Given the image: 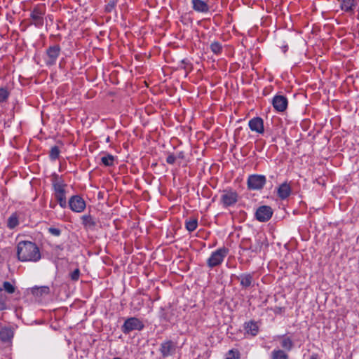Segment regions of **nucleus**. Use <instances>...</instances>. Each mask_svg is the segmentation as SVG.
<instances>
[{"label": "nucleus", "instance_id": "1", "mask_svg": "<svg viewBox=\"0 0 359 359\" xmlns=\"http://www.w3.org/2000/svg\"><path fill=\"white\" fill-rule=\"evenodd\" d=\"M17 256L20 262H36L41 258L39 248L31 241H20L18 244Z\"/></svg>", "mask_w": 359, "mask_h": 359}, {"label": "nucleus", "instance_id": "2", "mask_svg": "<svg viewBox=\"0 0 359 359\" xmlns=\"http://www.w3.org/2000/svg\"><path fill=\"white\" fill-rule=\"evenodd\" d=\"M51 182L55 199L58 201L61 208H65L67 206L65 195V187H67V184H65L62 177L56 173H53L52 175Z\"/></svg>", "mask_w": 359, "mask_h": 359}, {"label": "nucleus", "instance_id": "3", "mask_svg": "<svg viewBox=\"0 0 359 359\" xmlns=\"http://www.w3.org/2000/svg\"><path fill=\"white\" fill-rule=\"evenodd\" d=\"M46 7L44 4H39L30 11L29 18L27 19L28 26H34L40 29L44 25Z\"/></svg>", "mask_w": 359, "mask_h": 359}, {"label": "nucleus", "instance_id": "4", "mask_svg": "<svg viewBox=\"0 0 359 359\" xmlns=\"http://www.w3.org/2000/svg\"><path fill=\"white\" fill-rule=\"evenodd\" d=\"M229 253V249L223 247L212 252L207 260V264L210 268H214L220 265Z\"/></svg>", "mask_w": 359, "mask_h": 359}, {"label": "nucleus", "instance_id": "5", "mask_svg": "<svg viewBox=\"0 0 359 359\" xmlns=\"http://www.w3.org/2000/svg\"><path fill=\"white\" fill-rule=\"evenodd\" d=\"M238 201V193L232 189H226L222 191L220 196V203L224 208L233 206Z\"/></svg>", "mask_w": 359, "mask_h": 359}, {"label": "nucleus", "instance_id": "6", "mask_svg": "<svg viewBox=\"0 0 359 359\" xmlns=\"http://www.w3.org/2000/svg\"><path fill=\"white\" fill-rule=\"evenodd\" d=\"M144 327V325L142 320L135 317H130L125 320L123 325L121 326V331L125 334H128L134 330L140 331L143 330Z\"/></svg>", "mask_w": 359, "mask_h": 359}, {"label": "nucleus", "instance_id": "7", "mask_svg": "<svg viewBox=\"0 0 359 359\" xmlns=\"http://www.w3.org/2000/svg\"><path fill=\"white\" fill-rule=\"evenodd\" d=\"M266 182V178L262 175H250L247 180V186L249 190H261Z\"/></svg>", "mask_w": 359, "mask_h": 359}, {"label": "nucleus", "instance_id": "8", "mask_svg": "<svg viewBox=\"0 0 359 359\" xmlns=\"http://www.w3.org/2000/svg\"><path fill=\"white\" fill-rule=\"evenodd\" d=\"M60 52L61 48L59 45L55 44L49 46L46 51L47 58L45 60V62L46 65L53 66L55 65Z\"/></svg>", "mask_w": 359, "mask_h": 359}, {"label": "nucleus", "instance_id": "9", "mask_svg": "<svg viewBox=\"0 0 359 359\" xmlns=\"http://www.w3.org/2000/svg\"><path fill=\"white\" fill-rule=\"evenodd\" d=\"M273 213V210L270 206L262 205L257 209L255 217L259 222H266L271 218Z\"/></svg>", "mask_w": 359, "mask_h": 359}, {"label": "nucleus", "instance_id": "10", "mask_svg": "<svg viewBox=\"0 0 359 359\" xmlns=\"http://www.w3.org/2000/svg\"><path fill=\"white\" fill-rule=\"evenodd\" d=\"M69 206L72 211L81 212L86 208V202L81 196L75 195L69 198Z\"/></svg>", "mask_w": 359, "mask_h": 359}, {"label": "nucleus", "instance_id": "11", "mask_svg": "<svg viewBox=\"0 0 359 359\" xmlns=\"http://www.w3.org/2000/svg\"><path fill=\"white\" fill-rule=\"evenodd\" d=\"M264 246H268L267 240L264 234L259 233L256 236L255 243L250 244L245 250H250L252 252L258 253L261 252Z\"/></svg>", "mask_w": 359, "mask_h": 359}, {"label": "nucleus", "instance_id": "12", "mask_svg": "<svg viewBox=\"0 0 359 359\" xmlns=\"http://www.w3.org/2000/svg\"><path fill=\"white\" fill-rule=\"evenodd\" d=\"M272 105L278 112L285 111L288 105L287 98L285 95H276L272 99Z\"/></svg>", "mask_w": 359, "mask_h": 359}, {"label": "nucleus", "instance_id": "13", "mask_svg": "<svg viewBox=\"0 0 359 359\" xmlns=\"http://www.w3.org/2000/svg\"><path fill=\"white\" fill-rule=\"evenodd\" d=\"M176 346L171 340H167L161 344L160 352L163 358L168 357L175 353Z\"/></svg>", "mask_w": 359, "mask_h": 359}, {"label": "nucleus", "instance_id": "14", "mask_svg": "<svg viewBox=\"0 0 359 359\" xmlns=\"http://www.w3.org/2000/svg\"><path fill=\"white\" fill-rule=\"evenodd\" d=\"M249 128L252 131L262 134L264 132V121L260 117H254L248 122Z\"/></svg>", "mask_w": 359, "mask_h": 359}, {"label": "nucleus", "instance_id": "15", "mask_svg": "<svg viewBox=\"0 0 359 359\" xmlns=\"http://www.w3.org/2000/svg\"><path fill=\"white\" fill-rule=\"evenodd\" d=\"M245 335H250L251 337H255L259 332V326L255 320H250L245 322L243 325Z\"/></svg>", "mask_w": 359, "mask_h": 359}, {"label": "nucleus", "instance_id": "16", "mask_svg": "<svg viewBox=\"0 0 359 359\" xmlns=\"http://www.w3.org/2000/svg\"><path fill=\"white\" fill-rule=\"evenodd\" d=\"M82 224L87 230H94L97 226V219L90 214H86L81 217Z\"/></svg>", "mask_w": 359, "mask_h": 359}, {"label": "nucleus", "instance_id": "17", "mask_svg": "<svg viewBox=\"0 0 359 359\" xmlns=\"http://www.w3.org/2000/svg\"><path fill=\"white\" fill-rule=\"evenodd\" d=\"M193 9L198 13H206L210 8L207 3L203 0H191Z\"/></svg>", "mask_w": 359, "mask_h": 359}, {"label": "nucleus", "instance_id": "18", "mask_svg": "<svg viewBox=\"0 0 359 359\" xmlns=\"http://www.w3.org/2000/svg\"><path fill=\"white\" fill-rule=\"evenodd\" d=\"M13 337V331L9 327H4L0 329V340L4 343L11 341Z\"/></svg>", "mask_w": 359, "mask_h": 359}, {"label": "nucleus", "instance_id": "19", "mask_svg": "<svg viewBox=\"0 0 359 359\" xmlns=\"http://www.w3.org/2000/svg\"><path fill=\"white\" fill-rule=\"evenodd\" d=\"M291 191L290 186L287 182H284L278 188L277 194L280 199L284 200L289 197Z\"/></svg>", "mask_w": 359, "mask_h": 359}, {"label": "nucleus", "instance_id": "20", "mask_svg": "<svg viewBox=\"0 0 359 359\" xmlns=\"http://www.w3.org/2000/svg\"><path fill=\"white\" fill-rule=\"evenodd\" d=\"M341 9L346 13H352L357 6L355 0H340Z\"/></svg>", "mask_w": 359, "mask_h": 359}, {"label": "nucleus", "instance_id": "21", "mask_svg": "<svg viewBox=\"0 0 359 359\" xmlns=\"http://www.w3.org/2000/svg\"><path fill=\"white\" fill-rule=\"evenodd\" d=\"M237 279L240 280L241 285L244 288L250 287L253 282V276L251 273H242L237 276Z\"/></svg>", "mask_w": 359, "mask_h": 359}, {"label": "nucleus", "instance_id": "22", "mask_svg": "<svg viewBox=\"0 0 359 359\" xmlns=\"http://www.w3.org/2000/svg\"><path fill=\"white\" fill-rule=\"evenodd\" d=\"M32 294L36 297H41L50 292V289L47 286L34 287L31 289Z\"/></svg>", "mask_w": 359, "mask_h": 359}, {"label": "nucleus", "instance_id": "23", "mask_svg": "<svg viewBox=\"0 0 359 359\" xmlns=\"http://www.w3.org/2000/svg\"><path fill=\"white\" fill-rule=\"evenodd\" d=\"M289 355L280 349H275L271 352V359H288Z\"/></svg>", "mask_w": 359, "mask_h": 359}, {"label": "nucleus", "instance_id": "24", "mask_svg": "<svg viewBox=\"0 0 359 359\" xmlns=\"http://www.w3.org/2000/svg\"><path fill=\"white\" fill-rule=\"evenodd\" d=\"M1 292L4 290L9 294H13L15 292V287L11 283L8 281H4L1 286Z\"/></svg>", "mask_w": 359, "mask_h": 359}, {"label": "nucleus", "instance_id": "25", "mask_svg": "<svg viewBox=\"0 0 359 359\" xmlns=\"http://www.w3.org/2000/svg\"><path fill=\"white\" fill-rule=\"evenodd\" d=\"M211 51L215 55H220L222 53L223 47L219 41H214L210 45Z\"/></svg>", "mask_w": 359, "mask_h": 359}, {"label": "nucleus", "instance_id": "26", "mask_svg": "<svg viewBox=\"0 0 359 359\" xmlns=\"http://www.w3.org/2000/svg\"><path fill=\"white\" fill-rule=\"evenodd\" d=\"M280 344L282 348L287 351H291L294 346V344L290 337H283Z\"/></svg>", "mask_w": 359, "mask_h": 359}, {"label": "nucleus", "instance_id": "27", "mask_svg": "<svg viewBox=\"0 0 359 359\" xmlns=\"http://www.w3.org/2000/svg\"><path fill=\"white\" fill-rule=\"evenodd\" d=\"M185 226L189 232L195 231L198 226V219L196 218L190 219L186 222Z\"/></svg>", "mask_w": 359, "mask_h": 359}, {"label": "nucleus", "instance_id": "28", "mask_svg": "<svg viewBox=\"0 0 359 359\" xmlns=\"http://www.w3.org/2000/svg\"><path fill=\"white\" fill-rule=\"evenodd\" d=\"M18 218L15 214H13L8 219L7 226L12 229L16 227L18 225Z\"/></svg>", "mask_w": 359, "mask_h": 359}, {"label": "nucleus", "instance_id": "29", "mask_svg": "<svg viewBox=\"0 0 359 359\" xmlns=\"http://www.w3.org/2000/svg\"><path fill=\"white\" fill-rule=\"evenodd\" d=\"M101 162L105 166H112L114 163V156L111 154H107L101 158Z\"/></svg>", "mask_w": 359, "mask_h": 359}, {"label": "nucleus", "instance_id": "30", "mask_svg": "<svg viewBox=\"0 0 359 359\" xmlns=\"http://www.w3.org/2000/svg\"><path fill=\"white\" fill-rule=\"evenodd\" d=\"M60 150L57 146L51 147L49 153V158L51 161H55L59 158Z\"/></svg>", "mask_w": 359, "mask_h": 359}, {"label": "nucleus", "instance_id": "31", "mask_svg": "<svg viewBox=\"0 0 359 359\" xmlns=\"http://www.w3.org/2000/svg\"><path fill=\"white\" fill-rule=\"evenodd\" d=\"M10 95V92L6 88L0 87V103L6 102Z\"/></svg>", "mask_w": 359, "mask_h": 359}, {"label": "nucleus", "instance_id": "32", "mask_svg": "<svg viewBox=\"0 0 359 359\" xmlns=\"http://www.w3.org/2000/svg\"><path fill=\"white\" fill-rule=\"evenodd\" d=\"M226 359H240V352L236 349H231L226 353Z\"/></svg>", "mask_w": 359, "mask_h": 359}, {"label": "nucleus", "instance_id": "33", "mask_svg": "<svg viewBox=\"0 0 359 359\" xmlns=\"http://www.w3.org/2000/svg\"><path fill=\"white\" fill-rule=\"evenodd\" d=\"M63 250V247L60 245H57L53 248V254L57 258L62 259V252Z\"/></svg>", "mask_w": 359, "mask_h": 359}, {"label": "nucleus", "instance_id": "34", "mask_svg": "<svg viewBox=\"0 0 359 359\" xmlns=\"http://www.w3.org/2000/svg\"><path fill=\"white\" fill-rule=\"evenodd\" d=\"M117 4V0H110L109 2L105 6V11L107 13H111L115 8Z\"/></svg>", "mask_w": 359, "mask_h": 359}, {"label": "nucleus", "instance_id": "35", "mask_svg": "<svg viewBox=\"0 0 359 359\" xmlns=\"http://www.w3.org/2000/svg\"><path fill=\"white\" fill-rule=\"evenodd\" d=\"M48 231L54 236H59L61 234V230L60 229L52 226L48 229Z\"/></svg>", "mask_w": 359, "mask_h": 359}, {"label": "nucleus", "instance_id": "36", "mask_svg": "<svg viewBox=\"0 0 359 359\" xmlns=\"http://www.w3.org/2000/svg\"><path fill=\"white\" fill-rule=\"evenodd\" d=\"M80 276V270L79 269H76L70 273V278L73 281H77L79 278Z\"/></svg>", "mask_w": 359, "mask_h": 359}, {"label": "nucleus", "instance_id": "37", "mask_svg": "<svg viewBox=\"0 0 359 359\" xmlns=\"http://www.w3.org/2000/svg\"><path fill=\"white\" fill-rule=\"evenodd\" d=\"M176 159L177 157L173 154H170L166 158V163L172 165L175 163Z\"/></svg>", "mask_w": 359, "mask_h": 359}, {"label": "nucleus", "instance_id": "38", "mask_svg": "<svg viewBox=\"0 0 359 359\" xmlns=\"http://www.w3.org/2000/svg\"><path fill=\"white\" fill-rule=\"evenodd\" d=\"M177 158L183 159L184 158V152L181 151L177 153V155L175 156Z\"/></svg>", "mask_w": 359, "mask_h": 359}, {"label": "nucleus", "instance_id": "39", "mask_svg": "<svg viewBox=\"0 0 359 359\" xmlns=\"http://www.w3.org/2000/svg\"><path fill=\"white\" fill-rule=\"evenodd\" d=\"M7 309V304L5 302H0V311L6 310Z\"/></svg>", "mask_w": 359, "mask_h": 359}, {"label": "nucleus", "instance_id": "40", "mask_svg": "<svg viewBox=\"0 0 359 359\" xmlns=\"http://www.w3.org/2000/svg\"><path fill=\"white\" fill-rule=\"evenodd\" d=\"M310 359H318V355L317 354H312L310 357Z\"/></svg>", "mask_w": 359, "mask_h": 359}, {"label": "nucleus", "instance_id": "41", "mask_svg": "<svg viewBox=\"0 0 359 359\" xmlns=\"http://www.w3.org/2000/svg\"><path fill=\"white\" fill-rule=\"evenodd\" d=\"M283 50L284 53H285L287 50V46H285L283 47Z\"/></svg>", "mask_w": 359, "mask_h": 359}, {"label": "nucleus", "instance_id": "42", "mask_svg": "<svg viewBox=\"0 0 359 359\" xmlns=\"http://www.w3.org/2000/svg\"><path fill=\"white\" fill-rule=\"evenodd\" d=\"M50 207L51 208H55V204H52V203H50Z\"/></svg>", "mask_w": 359, "mask_h": 359}, {"label": "nucleus", "instance_id": "43", "mask_svg": "<svg viewBox=\"0 0 359 359\" xmlns=\"http://www.w3.org/2000/svg\"><path fill=\"white\" fill-rule=\"evenodd\" d=\"M106 142H110V137L108 136L107 138H106Z\"/></svg>", "mask_w": 359, "mask_h": 359}, {"label": "nucleus", "instance_id": "44", "mask_svg": "<svg viewBox=\"0 0 359 359\" xmlns=\"http://www.w3.org/2000/svg\"><path fill=\"white\" fill-rule=\"evenodd\" d=\"M112 359H122V358H119V357H115V358H112Z\"/></svg>", "mask_w": 359, "mask_h": 359}]
</instances>
